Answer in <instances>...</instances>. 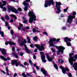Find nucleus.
I'll list each match as a JSON object with an SVG mask.
<instances>
[{
    "label": "nucleus",
    "instance_id": "f257e3e1",
    "mask_svg": "<svg viewBox=\"0 0 77 77\" xmlns=\"http://www.w3.org/2000/svg\"><path fill=\"white\" fill-rule=\"evenodd\" d=\"M28 16L30 17L29 20V23H32L33 20L36 21V16L35 15V14L34 12L29 11L28 13Z\"/></svg>",
    "mask_w": 77,
    "mask_h": 77
},
{
    "label": "nucleus",
    "instance_id": "f03ea898",
    "mask_svg": "<svg viewBox=\"0 0 77 77\" xmlns=\"http://www.w3.org/2000/svg\"><path fill=\"white\" fill-rule=\"evenodd\" d=\"M74 54V53H70L69 54V62L70 64V65H73V61H75V59H77V55H75L74 57H73L72 55Z\"/></svg>",
    "mask_w": 77,
    "mask_h": 77
},
{
    "label": "nucleus",
    "instance_id": "7ed1b4c3",
    "mask_svg": "<svg viewBox=\"0 0 77 77\" xmlns=\"http://www.w3.org/2000/svg\"><path fill=\"white\" fill-rule=\"evenodd\" d=\"M72 14L73 15H69L67 19V22L69 24H71L72 23V19H74V18H75V15H76V12L75 11H74Z\"/></svg>",
    "mask_w": 77,
    "mask_h": 77
},
{
    "label": "nucleus",
    "instance_id": "20e7f679",
    "mask_svg": "<svg viewBox=\"0 0 77 77\" xmlns=\"http://www.w3.org/2000/svg\"><path fill=\"white\" fill-rule=\"evenodd\" d=\"M45 4L44 5V6L45 8H47L48 5V6H50L51 4L53 5L54 4V1L53 0H45Z\"/></svg>",
    "mask_w": 77,
    "mask_h": 77
},
{
    "label": "nucleus",
    "instance_id": "39448f33",
    "mask_svg": "<svg viewBox=\"0 0 77 77\" xmlns=\"http://www.w3.org/2000/svg\"><path fill=\"white\" fill-rule=\"evenodd\" d=\"M18 42L19 43H20V45H21V46H23V45H24L26 51L27 53H29L30 52V51H29V50H28V49H27V46H26V45H25L24 44V43L26 44V40H24V41H20V39H18Z\"/></svg>",
    "mask_w": 77,
    "mask_h": 77
},
{
    "label": "nucleus",
    "instance_id": "423d86ee",
    "mask_svg": "<svg viewBox=\"0 0 77 77\" xmlns=\"http://www.w3.org/2000/svg\"><path fill=\"white\" fill-rule=\"evenodd\" d=\"M54 47H56L57 49H58V50L57 51L58 54H59L61 52L62 54V53L63 52V50H65V48L61 46L58 47L57 46H54Z\"/></svg>",
    "mask_w": 77,
    "mask_h": 77
},
{
    "label": "nucleus",
    "instance_id": "0eeeda50",
    "mask_svg": "<svg viewBox=\"0 0 77 77\" xmlns=\"http://www.w3.org/2000/svg\"><path fill=\"white\" fill-rule=\"evenodd\" d=\"M56 5L55 6V7L57 8V9L58 11H56V14H59L60 12V6L61 5V3L60 2H56L55 3Z\"/></svg>",
    "mask_w": 77,
    "mask_h": 77
},
{
    "label": "nucleus",
    "instance_id": "6e6552de",
    "mask_svg": "<svg viewBox=\"0 0 77 77\" xmlns=\"http://www.w3.org/2000/svg\"><path fill=\"white\" fill-rule=\"evenodd\" d=\"M34 45L35 47H36L39 51H42V50H44V47L45 46V45L44 44H42L41 45V47L39 46V45L37 44H35Z\"/></svg>",
    "mask_w": 77,
    "mask_h": 77
},
{
    "label": "nucleus",
    "instance_id": "1a4fd4ad",
    "mask_svg": "<svg viewBox=\"0 0 77 77\" xmlns=\"http://www.w3.org/2000/svg\"><path fill=\"white\" fill-rule=\"evenodd\" d=\"M40 55H41V57L42 62L44 63L46 62L47 61L45 60V56L44 55V52H40Z\"/></svg>",
    "mask_w": 77,
    "mask_h": 77
},
{
    "label": "nucleus",
    "instance_id": "9d476101",
    "mask_svg": "<svg viewBox=\"0 0 77 77\" xmlns=\"http://www.w3.org/2000/svg\"><path fill=\"white\" fill-rule=\"evenodd\" d=\"M8 8L9 11L13 12L15 13V14H17L18 12V11L15 8H13L12 7L9 6L8 7Z\"/></svg>",
    "mask_w": 77,
    "mask_h": 77
},
{
    "label": "nucleus",
    "instance_id": "9b49d317",
    "mask_svg": "<svg viewBox=\"0 0 77 77\" xmlns=\"http://www.w3.org/2000/svg\"><path fill=\"white\" fill-rule=\"evenodd\" d=\"M56 39L55 38H51L49 40V44L50 46L49 47H50L51 46L53 47L54 46V44H53V42H55V41H56Z\"/></svg>",
    "mask_w": 77,
    "mask_h": 77
},
{
    "label": "nucleus",
    "instance_id": "f8f14e48",
    "mask_svg": "<svg viewBox=\"0 0 77 77\" xmlns=\"http://www.w3.org/2000/svg\"><path fill=\"white\" fill-rule=\"evenodd\" d=\"M64 41L66 42L67 46H70L71 45V44L70 42H68V41H71V40L69 38H68V37H65L64 38Z\"/></svg>",
    "mask_w": 77,
    "mask_h": 77
},
{
    "label": "nucleus",
    "instance_id": "ddd939ff",
    "mask_svg": "<svg viewBox=\"0 0 77 77\" xmlns=\"http://www.w3.org/2000/svg\"><path fill=\"white\" fill-rule=\"evenodd\" d=\"M59 68H60V69H61L62 72L63 73V74H65L66 73V71H69V69H68V68L66 67H65L64 68V67H63L62 66H59Z\"/></svg>",
    "mask_w": 77,
    "mask_h": 77
},
{
    "label": "nucleus",
    "instance_id": "4468645a",
    "mask_svg": "<svg viewBox=\"0 0 77 77\" xmlns=\"http://www.w3.org/2000/svg\"><path fill=\"white\" fill-rule=\"evenodd\" d=\"M23 4L25 6L24 8V10L25 11H27V10H28V8L29 7V4L27 3H26V2L25 1L23 2Z\"/></svg>",
    "mask_w": 77,
    "mask_h": 77
},
{
    "label": "nucleus",
    "instance_id": "2eb2a0df",
    "mask_svg": "<svg viewBox=\"0 0 77 77\" xmlns=\"http://www.w3.org/2000/svg\"><path fill=\"white\" fill-rule=\"evenodd\" d=\"M2 2L3 3V4L1 2H0V7L1 8V9L3 8V6H5L6 4V1H3V0H2Z\"/></svg>",
    "mask_w": 77,
    "mask_h": 77
},
{
    "label": "nucleus",
    "instance_id": "dca6fc26",
    "mask_svg": "<svg viewBox=\"0 0 77 77\" xmlns=\"http://www.w3.org/2000/svg\"><path fill=\"white\" fill-rule=\"evenodd\" d=\"M0 59H2V60H4V61H7V60H10L11 58L8 57L7 58H5V57L2 56V55L0 56Z\"/></svg>",
    "mask_w": 77,
    "mask_h": 77
},
{
    "label": "nucleus",
    "instance_id": "f3484780",
    "mask_svg": "<svg viewBox=\"0 0 77 77\" xmlns=\"http://www.w3.org/2000/svg\"><path fill=\"white\" fill-rule=\"evenodd\" d=\"M47 59H48L49 62H51L52 61V60H53V59H54V57H52V58H51L50 57V56L48 55H47Z\"/></svg>",
    "mask_w": 77,
    "mask_h": 77
},
{
    "label": "nucleus",
    "instance_id": "a211bd4d",
    "mask_svg": "<svg viewBox=\"0 0 77 77\" xmlns=\"http://www.w3.org/2000/svg\"><path fill=\"white\" fill-rule=\"evenodd\" d=\"M0 51L3 54H6V50L5 49L1 48L0 49Z\"/></svg>",
    "mask_w": 77,
    "mask_h": 77
},
{
    "label": "nucleus",
    "instance_id": "6ab92c4d",
    "mask_svg": "<svg viewBox=\"0 0 77 77\" xmlns=\"http://www.w3.org/2000/svg\"><path fill=\"white\" fill-rule=\"evenodd\" d=\"M10 44L11 45H15V43L14 42H6L5 43V45H8V44Z\"/></svg>",
    "mask_w": 77,
    "mask_h": 77
},
{
    "label": "nucleus",
    "instance_id": "aec40b11",
    "mask_svg": "<svg viewBox=\"0 0 77 77\" xmlns=\"http://www.w3.org/2000/svg\"><path fill=\"white\" fill-rule=\"evenodd\" d=\"M41 71L42 72V73L44 75H46L47 74V72L44 69L42 68L41 69Z\"/></svg>",
    "mask_w": 77,
    "mask_h": 77
},
{
    "label": "nucleus",
    "instance_id": "412c9836",
    "mask_svg": "<svg viewBox=\"0 0 77 77\" xmlns=\"http://www.w3.org/2000/svg\"><path fill=\"white\" fill-rule=\"evenodd\" d=\"M74 66H75V67H74V69L75 70V71H77V63H74L73 67H74Z\"/></svg>",
    "mask_w": 77,
    "mask_h": 77
},
{
    "label": "nucleus",
    "instance_id": "4be33fe9",
    "mask_svg": "<svg viewBox=\"0 0 77 77\" xmlns=\"http://www.w3.org/2000/svg\"><path fill=\"white\" fill-rule=\"evenodd\" d=\"M17 60H14L11 61V64L12 65H14L17 63Z\"/></svg>",
    "mask_w": 77,
    "mask_h": 77
},
{
    "label": "nucleus",
    "instance_id": "5701e85b",
    "mask_svg": "<svg viewBox=\"0 0 77 77\" xmlns=\"http://www.w3.org/2000/svg\"><path fill=\"white\" fill-rule=\"evenodd\" d=\"M53 65H54V68H55V69H57L58 67H57V64H55V63H54V62H53Z\"/></svg>",
    "mask_w": 77,
    "mask_h": 77
},
{
    "label": "nucleus",
    "instance_id": "b1692460",
    "mask_svg": "<svg viewBox=\"0 0 77 77\" xmlns=\"http://www.w3.org/2000/svg\"><path fill=\"white\" fill-rule=\"evenodd\" d=\"M32 30L33 32H40V31H38V30H36V29L35 28H33V29Z\"/></svg>",
    "mask_w": 77,
    "mask_h": 77
},
{
    "label": "nucleus",
    "instance_id": "393cba45",
    "mask_svg": "<svg viewBox=\"0 0 77 77\" xmlns=\"http://www.w3.org/2000/svg\"><path fill=\"white\" fill-rule=\"evenodd\" d=\"M58 62L60 63L61 64H62L63 62V61L61 59L58 60Z\"/></svg>",
    "mask_w": 77,
    "mask_h": 77
},
{
    "label": "nucleus",
    "instance_id": "a878e982",
    "mask_svg": "<svg viewBox=\"0 0 77 77\" xmlns=\"http://www.w3.org/2000/svg\"><path fill=\"white\" fill-rule=\"evenodd\" d=\"M27 39L28 40V43L30 44L31 43V42H30V38L29 37H27Z\"/></svg>",
    "mask_w": 77,
    "mask_h": 77
},
{
    "label": "nucleus",
    "instance_id": "bb28decb",
    "mask_svg": "<svg viewBox=\"0 0 77 77\" xmlns=\"http://www.w3.org/2000/svg\"><path fill=\"white\" fill-rule=\"evenodd\" d=\"M11 17H13L15 19V20H17V17H16V16L15 15H14V14H11Z\"/></svg>",
    "mask_w": 77,
    "mask_h": 77
},
{
    "label": "nucleus",
    "instance_id": "cd10ccee",
    "mask_svg": "<svg viewBox=\"0 0 77 77\" xmlns=\"http://www.w3.org/2000/svg\"><path fill=\"white\" fill-rule=\"evenodd\" d=\"M23 26V25L22 24L20 23V25H19V26L18 27V29L19 30H20L21 28V27H22V26Z\"/></svg>",
    "mask_w": 77,
    "mask_h": 77
},
{
    "label": "nucleus",
    "instance_id": "c85d7f7f",
    "mask_svg": "<svg viewBox=\"0 0 77 77\" xmlns=\"http://www.w3.org/2000/svg\"><path fill=\"white\" fill-rule=\"evenodd\" d=\"M6 70L7 74L8 75H9V74L8 73L9 70H8V68L7 67H6Z\"/></svg>",
    "mask_w": 77,
    "mask_h": 77
},
{
    "label": "nucleus",
    "instance_id": "c756f323",
    "mask_svg": "<svg viewBox=\"0 0 77 77\" xmlns=\"http://www.w3.org/2000/svg\"><path fill=\"white\" fill-rule=\"evenodd\" d=\"M12 55L13 56H14L15 57H16V58H18V55H17L15 53H13L12 54Z\"/></svg>",
    "mask_w": 77,
    "mask_h": 77
},
{
    "label": "nucleus",
    "instance_id": "7c9ffc66",
    "mask_svg": "<svg viewBox=\"0 0 77 77\" xmlns=\"http://www.w3.org/2000/svg\"><path fill=\"white\" fill-rule=\"evenodd\" d=\"M5 20H9V16H8V15H6L5 16Z\"/></svg>",
    "mask_w": 77,
    "mask_h": 77
},
{
    "label": "nucleus",
    "instance_id": "2f4dec72",
    "mask_svg": "<svg viewBox=\"0 0 77 77\" xmlns=\"http://www.w3.org/2000/svg\"><path fill=\"white\" fill-rule=\"evenodd\" d=\"M68 7H67L65 9H64L63 11V12H64V13H65V12H67V11H68Z\"/></svg>",
    "mask_w": 77,
    "mask_h": 77
},
{
    "label": "nucleus",
    "instance_id": "473e14b6",
    "mask_svg": "<svg viewBox=\"0 0 77 77\" xmlns=\"http://www.w3.org/2000/svg\"><path fill=\"white\" fill-rule=\"evenodd\" d=\"M33 38V40L35 41H37V37L36 36H35Z\"/></svg>",
    "mask_w": 77,
    "mask_h": 77
},
{
    "label": "nucleus",
    "instance_id": "72a5a7b5",
    "mask_svg": "<svg viewBox=\"0 0 77 77\" xmlns=\"http://www.w3.org/2000/svg\"><path fill=\"white\" fill-rule=\"evenodd\" d=\"M0 34L1 35L2 37H4L3 34H4V32H0Z\"/></svg>",
    "mask_w": 77,
    "mask_h": 77
},
{
    "label": "nucleus",
    "instance_id": "f704fd0d",
    "mask_svg": "<svg viewBox=\"0 0 77 77\" xmlns=\"http://www.w3.org/2000/svg\"><path fill=\"white\" fill-rule=\"evenodd\" d=\"M19 65L20 66H22V67H24V66L23 64H21V63L20 62L19 63Z\"/></svg>",
    "mask_w": 77,
    "mask_h": 77
},
{
    "label": "nucleus",
    "instance_id": "c9c22d12",
    "mask_svg": "<svg viewBox=\"0 0 77 77\" xmlns=\"http://www.w3.org/2000/svg\"><path fill=\"white\" fill-rule=\"evenodd\" d=\"M11 33L12 35H14V30H11Z\"/></svg>",
    "mask_w": 77,
    "mask_h": 77
},
{
    "label": "nucleus",
    "instance_id": "e433bc0d",
    "mask_svg": "<svg viewBox=\"0 0 77 77\" xmlns=\"http://www.w3.org/2000/svg\"><path fill=\"white\" fill-rule=\"evenodd\" d=\"M2 9H3V11H6V8L5 7H3V8L2 7Z\"/></svg>",
    "mask_w": 77,
    "mask_h": 77
},
{
    "label": "nucleus",
    "instance_id": "4c0bfd02",
    "mask_svg": "<svg viewBox=\"0 0 77 77\" xmlns=\"http://www.w3.org/2000/svg\"><path fill=\"white\" fill-rule=\"evenodd\" d=\"M51 50H52V52H54V53H55V50H54V49L53 48H51Z\"/></svg>",
    "mask_w": 77,
    "mask_h": 77
},
{
    "label": "nucleus",
    "instance_id": "58836bf2",
    "mask_svg": "<svg viewBox=\"0 0 77 77\" xmlns=\"http://www.w3.org/2000/svg\"><path fill=\"white\" fill-rule=\"evenodd\" d=\"M26 75H28V76H29V77H32V76L30 75V74H29V73H26Z\"/></svg>",
    "mask_w": 77,
    "mask_h": 77
},
{
    "label": "nucleus",
    "instance_id": "ea45409f",
    "mask_svg": "<svg viewBox=\"0 0 77 77\" xmlns=\"http://www.w3.org/2000/svg\"><path fill=\"white\" fill-rule=\"evenodd\" d=\"M43 33L44 35H45L46 36H47V33L46 32H44Z\"/></svg>",
    "mask_w": 77,
    "mask_h": 77
},
{
    "label": "nucleus",
    "instance_id": "a19ab883",
    "mask_svg": "<svg viewBox=\"0 0 77 77\" xmlns=\"http://www.w3.org/2000/svg\"><path fill=\"white\" fill-rule=\"evenodd\" d=\"M66 27H63V28H62V30H66Z\"/></svg>",
    "mask_w": 77,
    "mask_h": 77
},
{
    "label": "nucleus",
    "instance_id": "79ce46f5",
    "mask_svg": "<svg viewBox=\"0 0 77 77\" xmlns=\"http://www.w3.org/2000/svg\"><path fill=\"white\" fill-rule=\"evenodd\" d=\"M5 26H9V24H8V23L7 22H5Z\"/></svg>",
    "mask_w": 77,
    "mask_h": 77
},
{
    "label": "nucleus",
    "instance_id": "37998d69",
    "mask_svg": "<svg viewBox=\"0 0 77 77\" xmlns=\"http://www.w3.org/2000/svg\"><path fill=\"white\" fill-rule=\"evenodd\" d=\"M18 11H22V9L21 8H18Z\"/></svg>",
    "mask_w": 77,
    "mask_h": 77
},
{
    "label": "nucleus",
    "instance_id": "c03bdc74",
    "mask_svg": "<svg viewBox=\"0 0 77 77\" xmlns=\"http://www.w3.org/2000/svg\"><path fill=\"white\" fill-rule=\"evenodd\" d=\"M12 50L13 51H14V50H15V47H14V46H13L12 48Z\"/></svg>",
    "mask_w": 77,
    "mask_h": 77
},
{
    "label": "nucleus",
    "instance_id": "a18cd8bd",
    "mask_svg": "<svg viewBox=\"0 0 77 77\" xmlns=\"http://www.w3.org/2000/svg\"><path fill=\"white\" fill-rule=\"evenodd\" d=\"M22 75L23 76V77H26V75H25V73H22Z\"/></svg>",
    "mask_w": 77,
    "mask_h": 77
},
{
    "label": "nucleus",
    "instance_id": "49530a36",
    "mask_svg": "<svg viewBox=\"0 0 77 77\" xmlns=\"http://www.w3.org/2000/svg\"><path fill=\"white\" fill-rule=\"evenodd\" d=\"M23 54H23V53L21 52L20 53V56H23Z\"/></svg>",
    "mask_w": 77,
    "mask_h": 77
},
{
    "label": "nucleus",
    "instance_id": "de8ad7c7",
    "mask_svg": "<svg viewBox=\"0 0 77 77\" xmlns=\"http://www.w3.org/2000/svg\"><path fill=\"white\" fill-rule=\"evenodd\" d=\"M15 64L16 66H18V63H17V62Z\"/></svg>",
    "mask_w": 77,
    "mask_h": 77
},
{
    "label": "nucleus",
    "instance_id": "09e8293b",
    "mask_svg": "<svg viewBox=\"0 0 77 77\" xmlns=\"http://www.w3.org/2000/svg\"><path fill=\"white\" fill-rule=\"evenodd\" d=\"M69 76H70V77L72 76V75H71V73H69L68 74Z\"/></svg>",
    "mask_w": 77,
    "mask_h": 77
},
{
    "label": "nucleus",
    "instance_id": "8fccbe9b",
    "mask_svg": "<svg viewBox=\"0 0 77 77\" xmlns=\"http://www.w3.org/2000/svg\"><path fill=\"white\" fill-rule=\"evenodd\" d=\"M33 59H36V57L35 55L33 56Z\"/></svg>",
    "mask_w": 77,
    "mask_h": 77
},
{
    "label": "nucleus",
    "instance_id": "3c124183",
    "mask_svg": "<svg viewBox=\"0 0 77 77\" xmlns=\"http://www.w3.org/2000/svg\"><path fill=\"white\" fill-rule=\"evenodd\" d=\"M61 17H64V15H63V14H61L60 15Z\"/></svg>",
    "mask_w": 77,
    "mask_h": 77
},
{
    "label": "nucleus",
    "instance_id": "603ef678",
    "mask_svg": "<svg viewBox=\"0 0 77 77\" xmlns=\"http://www.w3.org/2000/svg\"><path fill=\"white\" fill-rule=\"evenodd\" d=\"M1 19L2 21H4V20H5V19L3 17L1 18Z\"/></svg>",
    "mask_w": 77,
    "mask_h": 77
},
{
    "label": "nucleus",
    "instance_id": "864d4df0",
    "mask_svg": "<svg viewBox=\"0 0 77 77\" xmlns=\"http://www.w3.org/2000/svg\"><path fill=\"white\" fill-rule=\"evenodd\" d=\"M17 73H15L14 75V77H16V76H17Z\"/></svg>",
    "mask_w": 77,
    "mask_h": 77
},
{
    "label": "nucleus",
    "instance_id": "5fc2aeb1",
    "mask_svg": "<svg viewBox=\"0 0 77 77\" xmlns=\"http://www.w3.org/2000/svg\"><path fill=\"white\" fill-rule=\"evenodd\" d=\"M36 69H37L38 70H39V67L38 66H36Z\"/></svg>",
    "mask_w": 77,
    "mask_h": 77
},
{
    "label": "nucleus",
    "instance_id": "6e6d98bb",
    "mask_svg": "<svg viewBox=\"0 0 77 77\" xmlns=\"http://www.w3.org/2000/svg\"><path fill=\"white\" fill-rule=\"evenodd\" d=\"M23 23H27V20H25L23 22Z\"/></svg>",
    "mask_w": 77,
    "mask_h": 77
},
{
    "label": "nucleus",
    "instance_id": "4d7b16f0",
    "mask_svg": "<svg viewBox=\"0 0 77 77\" xmlns=\"http://www.w3.org/2000/svg\"><path fill=\"white\" fill-rule=\"evenodd\" d=\"M26 64H27V63L26 62H25L24 63V65H26Z\"/></svg>",
    "mask_w": 77,
    "mask_h": 77
},
{
    "label": "nucleus",
    "instance_id": "13d9d810",
    "mask_svg": "<svg viewBox=\"0 0 77 77\" xmlns=\"http://www.w3.org/2000/svg\"><path fill=\"white\" fill-rule=\"evenodd\" d=\"M29 62L31 64H32V61L31 60H29Z\"/></svg>",
    "mask_w": 77,
    "mask_h": 77
},
{
    "label": "nucleus",
    "instance_id": "bf43d9fd",
    "mask_svg": "<svg viewBox=\"0 0 77 77\" xmlns=\"http://www.w3.org/2000/svg\"><path fill=\"white\" fill-rule=\"evenodd\" d=\"M10 22H11V23H13V22H14V20H10Z\"/></svg>",
    "mask_w": 77,
    "mask_h": 77
},
{
    "label": "nucleus",
    "instance_id": "052dcab7",
    "mask_svg": "<svg viewBox=\"0 0 77 77\" xmlns=\"http://www.w3.org/2000/svg\"><path fill=\"white\" fill-rule=\"evenodd\" d=\"M30 46L31 47H32V48H33V46L32 45H30Z\"/></svg>",
    "mask_w": 77,
    "mask_h": 77
},
{
    "label": "nucleus",
    "instance_id": "680f3d73",
    "mask_svg": "<svg viewBox=\"0 0 77 77\" xmlns=\"http://www.w3.org/2000/svg\"><path fill=\"white\" fill-rule=\"evenodd\" d=\"M30 1V0H26V2H29Z\"/></svg>",
    "mask_w": 77,
    "mask_h": 77
},
{
    "label": "nucleus",
    "instance_id": "e2e57ef3",
    "mask_svg": "<svg viewBox=\"0 0 77 77\" xmlns=\"http://www.w3.org/2000/svg\"><path fill=\"white\" fill-rule=\"evenodd\" d=\"M10 1L11 2H15V0H10Z\"/></svg>",
    "mask_w": 77,
    "mask_h": 77
},
{
    "label": "nucleus",
    "instance_id": "0e129e2a",
    "mask_svg": "<svg viewBox=\"0 0 77 77\" xmlns=\"http://www.w3.org/2000/svg\"><path fill=\"white\" fill-rule=\"evenodd\" d=\"M26 29H29V27L27 26V27H26Z\"/></svg>",
    "mask_w": 77,
    "mask_h": 77
},
{
    "label": "nucleus",
    "instance_id": "69168bd1",
    "mask_svg": "<svg viewBox=\"0 0 77 77\" xmlns=\"http://www.w3.org/2000/svg\"><path fill=\"white\" fill-rule=\"evenodd\" d=\"M34 52H36L37 51V49H35L34 51Z\"/></svg>",
    "mask_w": 77,
    "mask_h": 77
},
{
    "label": "nucleus",
    "instance_id": "338daca9",
    "mask_svg": "<svg viewBox=\"0 0 77 77\" xmlns=\"http://www.w3.org/2000/svg\"><path fill=\"white\" fill-rule=\"evenodd\" d=\"M22 30H23V31H25L26 30V29L25 28H23Z\"/></svg>",
    "mask_w": 77,
    "mask_h": 77
},
{
    "label": "nucleus",
    "instance_id": "774afa93",
    "mask_svg": "<svg viewBox=\"0 0 77 77\" xmlns=\"http://www.w3.org/2000/svg\"><path fill=\"white\" fill-rule=\"evenodd\" d=\"M33 66H34L36 67V64H35L33 65Z\"/></svg>",
    "mask_w": 77,
    "mask_h": 77
}]
</instances>
